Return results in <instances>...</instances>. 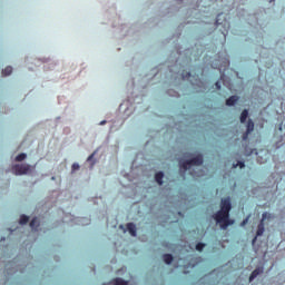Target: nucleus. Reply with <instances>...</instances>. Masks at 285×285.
Wrapping results in <instances>:
<instances>
[{
    "mask_svg": "<svg viewBox=\"0 0 285 285\" xmlns=\"http://www.w3.org/2000/svg\"><path fill=\"white\" fill-rule=\"evenodd\" d=\"M246 119H248V111L247 109H244L240 114V124H246Z\"/></svg>",
    "mask_w": 285,
    "mask_h": 285,
    "instance_id": "2eb2a0df",
    "label": "nucleus"
},
{
    "mask_svg": "<svg viewBox=\"0 0 285 285\" xmlns=\"http://www.w3.org/2000/svg\"><path fill=\"white\" fill-rule=\"evenodd\" d=\"M237 166H239V168H244L246 165L243 161H238L236 165H233V168H237Z\"/></svg>",
    "mask_w": 285,
    "mask_h": 285,
    "instance_id": "aec40b11",
    "label": "nucleus"
},
{
    "mask_svg": "<svg viewBox=\"0 0 285 285\" xmlns=\"http://www.w3.org/2000/svg\"><path fill=\"white\" fill-rule=\"evenodd\" d=\"M205 247H206V244H204V243H198V244L196 245V250H199V252L202 253V250H204Z\"/></svg>",
    "mask_w": 285,
    "mask_h": 285,
    "instance_id": "a211bd4d",
    "label": "nucleus"
},
{
    "mask_svg": "<svg viewBox=\"0 0 285 285\" xmlns=\"http://www.w3.org/2000/svg\"><path fill=\"white\" fill-rule=\"evenodd\" d=\"M257 242V236L253 239V244H255Z\"/></svg>",
    "mask_w": 285,
    "mask_h": 285,
    "instance_id": "cd10ccee",
    "label": "nucleus"
},
{
    "mask_svg": "<svg viewBox=\"0 0 285 285\" xmlns=\"http://www.w3.org/2000/svg\"><path fill=\"white\" fill-rule=\"evenodd\" d=\"M216 26H219V19H216Z\"/></svg>",
    "mask_w": 285,
    "mask_h": 285,
    "instance_id": "c85d7f7f",
    "label": "nucleus"
},
{
    "mask_svg": "<svg viewBox=\"0 0 285 285\" xmlns=\"http://www.w3.org/2000/svg\"><path fill=\"white\" fill-rule=\"evenodd\" d=\"M215 86H216L217 90L222 89V85L219 82H216Z\"/></svg>",
    "mask_w": 285,
    "mask_h": 285,
    "instance_id": "a878e982",
    "label": "nucleus"
},
{
    "mask_svg": "<svg viewBox=\"0 0 285 285\" xmlns=\"http://www.w3.org/2000/svg\"><path fill=\"white\" fill-rule=\"evenodd\" d=\"M30 228H32V230H37V228H39V218H32V220L30 222Z\"/></svg>",
    "mask_w": 285,
    "mask_h": 285,
    "instance_id": "9b49d317",
    "label": "nucleus"
},
{
    "mask_svg": "<svg viewBox=\"0 0 285 285\" xmlns=\"http://www.w3.org/2000/svg\"><path fill=\"white\" fill-rule=\"evenodd\" d=\"M11 170L16 175H28L30 173V165H14Z\"/></svg>",
    "mask_w": 285,
    "mask_h": 285,
    "instance_id": "7ed1b4c3",
    "label": "nucleus"
},
{
    "mask_svg": "<svg viewBox=\"0 0 285 285\" xmlns=\"http://www.w3.org/2000/svg\"><path fill=\"white\" fill-rule=\"evenodd\" d=\"M106 125V120L100 121V126Z\"/></svg>",
    "mask_w": 285,
    "mask_h": 285,
    "instance_id": "bb28decb",
    "label": "nucleus"
},
{
    "mask_svg": "<svg viewBox=\"0 0 285 285\" xmlns=\"http://www.w3.org/2000/svg\"><path fill=\"white\" fill-rule=\"evenodd\" d=\"M183 79H190V72H187L186 75L183 73Z\"/></svg>",
    "mask_w": 285,
    "mask_h": 285,
    "instance_id": "b1692460",
    "label": "nucleus"
},
{
    "mask_svg": "<svg viewBox=\"0 0 285 285\" xmlns=\"http://www.w3.org/2000/svg\"><path fill=\"white\" fill-rule=\"evenodd\" d=\"M255 130V122H253V120H248L247 121V130H246V132H247V135H250V132H253Z\"/></svg>",
    "mask_w": 285,
    "mask_h": 285,
    "instance_id": "9d476101",
    "label": "nucleus"
},
{
    "mask_svg": "<svg viewBox=\"0 0 285 285\" xmlns=\"http://www.w3.org/2000/svg\"><path fill=\"white\" fill-rule=\"evenodd\" d=\"M250 134H248V131H246L244 135H243V141H246V139H248V136H249Z\"/></svg>",
    "mask_w": 285,
    "mask_h": 285,
    "instance_id": "5701e85b",
    "label": "nucleus"
},
{
    "mask_svg": "<svg viewBox=\"0 0 285 285\" xmlns=\"http://www.w3.org/2000/svg\"><path fill=\"white\" fill-rule=\"evenodd\" d=\"M168 95L170 96V97H178V92L177 91H175V90H173V89H168Z\"/></svg>",
    "mask_w": 285,
    "mask_h": 285,
    "instance_id": "6ab92c4d",
    "label": "nucleus"
},
{
    "mask_svg": "<svg viewBox=\"0 0 285 285\" xmlns=\"http://www.w3.org/2000/svg\"><path fill=\"white\" fill-rule=\"evenodd\" d=\"M180 173L184 170L185 173H189L194 177H204V174L197 173V168L195 166H202L204 164V157L202 155H198L196 157H191L187 159L186 161L180 160Z\"/></svg>",
    "mask_w": 285,
    "mask_h": 285,
    "instance_id": "f03ea898",
    "label": "nucleus"
},
{
    "mask_svg": "<svg viewBox=\"0 0 285 285\" xmlns=\"http://www.w3.org/2000/svg\"><path fill=\"white\" fill-rule=\"evenodd\" d=\"M2 75L3 77H10V75H12V67L8 66L2 70Z\"/></svg>",
    "mask_w": 285,
    "mask_h": 285,
    "instance_id": "dca6fc26",
    "label": "nucleus"
},
{
    "mask_svg": "<svg viewBox=\"0 0 285 285\" xmlns=\"http://www.w3.org/2000/svg\"><path fill=\"white\" fill-rule=\"evenodd\" d=\"M163 259L165 262V264H173V254H165L163 255Z\"/></svg>",
    "mask_w": 285,
    "mask_h": 285,
    "instance_id": "4468645a",
    "label": "nucleus"
},
{
    "mask_svg": "<svg viewBox=\"0 0 285 285\" xmlns=\"http://www.w3.org/2000/svg\"><path fill=\"white\" fill-rule=\"evenodd\" d=\"M155 180L158 183V186H163L164 185V171L156 173Z\"/></svg>",
    "mask_w": 285,
    "mask_h": 285,
    "instance_id": "0eeeda50",
    "label": "nucleus"
},
{
    "mask_svg": "<svg viewBox=\"0 0 285 285\" xmlns=\"http://www.w3.org/2000/svg\"><path fill=\"white\" fill-rule=\"evenodd\" d=\"M273 0H269V2H272Z\"/></svg>",
    "mask_w": 285,
    "mask_h": 285,
    "instance_id": "7c9ffc66",
    "label": "nucleus"
},
{
    "mask_svg": "<svg viewBox=\"0 0 285 285\" xmlns=\"http://www.w3.org/2000/svg\"><path fill=\"white\" fill-rule=\"evenodd\" d=\"M230 208H233V205L230 204V198H223L220 202V210H218L213 216L216 224H219L222 230H226L228 226H233V224H235V220L230 219Z\"/></svg>",
    "mask_w": 285,
    "mask_h": 285,
    "instance_id": "f257e3e1",
    "label": "nucleus"
},
{
    "mask_svg": "<svg viewBox=\"0 0 285 285\" xmlns=\"http://www.w3.org/2000/svg\"><path fill=\"white\" fill-rule=\"evenodd\" d=\"M248 219H250V216L246 217V218L242 222L240 226H246V224H248Z\"/></svg>",
    "mask_w": 285,
    "mask_h": 285,
    "instance_id": "4be33fe9",
    "label": "nucleus"
},
{
    "mask_svg": "<svg viewBox=\"0 0 285 285\" xmlns=\"http://www.w3.org/2000/svg\"><path fill=\"white\" fill-rule=\"evenodd\" d=\"M266 219H275V216L268 212L263 213L261 222H266Z\"/></svg>",
    "mask_w": 285,
    "mask_h": 285,
    "instance_id": "f8f14e48",
    "label": "nucleus"
},
{
    "mask_svg": "<svg viewBox=\"0 0 285 285\" xmlns=\"http://www.w3.org/2000/svg\"><path fill=\"white\" fill-rule=\"evenodd\" d=\"M120 228H124V225H120Z\"/></svg>",
    "mask_w": 285,
    "mask_h": 285,
    "instance_id": "c756f323",
    "label": "nucleus"
},
{
    "mask_svg": "<svg viewBox=\"0 0 285 285\" xmlns=\"http://www.w3.org/2000/svg\"><path fill=\"white\" fill-rule=\"evenodd\" d=\"M238 97L237 96H232L226 100V106H235V104H237L238 101Z\"/></svg>",
    "mask_w": 285,
    "mask_h": 285,
    "instance_id": "1a4fd4ad",
    "label": "nucleus"
},
{
    "mask_svg": "<svg viewBox=\"0 0 285 285\" xmlns=\"http://www.w3.org/2000/svg\"><path fill=\"white\" fill-rule=\"evenodd\" d=\"M102 285H128V281H124L122 278H114L109 283H104Z\"/></svg>",
    "mask_w": 285,
    "mask_h": 285,
    "instance_id": "20e7f679",
    "label": "nucleus"
},
{
    "mask_svg": "<svg viewBox=\"0 0 285 285\" xmlns=\"http://www.w3.org/2000/svg\"><path fill=\"white\" fill-rule=\"evenodd\" d=\"M28 157V155L26 154H19L17 157H16V161H23L26 158Z\"/></svg>",
    "mask_w": 285,
    "mask_h": 285,
    "instance_id": "f3484780",
    "label": "nucleus"
},
{
    "mask_svg": "<svg viewBox=\"0 0 285 285\" xmlns=\"http://www.w3.org/2000/svg\"><path fill=\"white\" fill-rule=\"evenodd\" d=\"M262 273H264V267H257L255 271L252 272L249 276V282H253L254 279H256V277L258 275H262Z\"/></svg>",
    "mask_w": 285,
    "mask_h": 285,
    "instance_id": "423d86ee",
    "label": "nucleus"
},
{
    "mask_svg": "<svg viewBox=\"0 0 285 285\" xmlns=\"http://www.w3.org/2000/svg\"><path fill=\"white\" fill-rule=\"evenodd\" d=\"M28 222H30V217H28L27 215H21V216H20L19 224H20L21 226H26V224H28Z\"/></svg>",
    "mask_w": 285,
    "mask_h": 285,
    "instance_id": "ddd939ff",
    "label": "nucleus"
},
{
    "mask_svg": "<svg viewBox=\"0 0 285 285\" xmlns=\"http://www.w3.org/2000/svg\"><path fill=\"white\" fill-rule=\"evenodd\" d=\"M71 170H72V173H75L76 170H79V164L75 163V164L71 166Z\"/></svg>",
    "mask_w": 285,
    "mask_h": 285,
    "instance_id": "412c9836",
    "label": "nucleus"
},
{
    "mask_svg": "<svg viewBox=\"0 0 285 285\" xmlns=\"http://www.w3.org/2000/svg\"><path fill=\"white\" fill-rule=\"evenodd\" d=\"M265 230H266V228L264 227V223L261 220V223L258 224L257 232H256V237H262V235H264Z\"/></svg>",
    "mask_w": 285,
    "mask_h": 285,
    "instance_id": "6e6552de",
    "label": "nucleus"
},
{
    "mask_svg": "<svg viewBox=\"0 0 285 285\" xmlns=\"http://www.w3.org/2000/svg\"><path fill=\"white\" fill-rule=\"evenodd\" d=\"M94 158H95V153L91 154V155L87 158V161H92Z\"/></svg>",
    "mask_w": 285,
    "mask_h": 285,
    "instance_id": "393cba45",
    "label": "nucleus"
},
{
    "mask_svg": "<svg viewBox=\"0 0 285 285\" xmlns=\"http://www.w3.org/2000/svg\"><path fill=\"white\" fill-rule=\"evenodd\" d=\"M127 230L131 235V237H137V226L134 223L127 224Z\"/></svg>",
    "mask_w": 285,
    "mask_h": 285,
    "instance_id": "39448f33",
    "label": "nucleus"
}]
</instances>
